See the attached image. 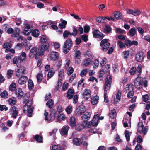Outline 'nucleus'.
<instances>
[{"instance_id":"nucleus-17","label":"nucleus","mask_w":150,"mask_h":150,"mask_svg":"<svg viewBox=\"0 0 150 150\" xmlns=\"http://www.w3.org/2000/svg\"><path fill=\"white\" fill-rule=\"evenodd\" d=\"M18 81V83L21 85L25 84L28 80V77L26 76L20 77Z\"/></svg>"},{"instance_id":"nucleus-29","label":"nucleus","mask_w":150,"mask_h":150,"mask_svg":"<svg viewBox=\"0 0 150 150\" xmlns=\"http://www.w3.org/2000/svg\"><path fill=\"white\" fill-rule=\"evenodd\" d=\"M138 129L137 131L140 133H141L143 129L144 128V126L142 122H138L137 125Z\"/></svg>"},{"instance_id":"nucleus-35","label":"nucleus","mask_w":150,"mask_h":150,"mask_svg":"<svg viewBox=\"0 0 150 150\" xmlns=\"http://www.w3.org/2000/svg\"><path fill=\"white\" fill-rule=\"evenodd\" d=\"M55 117V115H54V114L51 113L49 115L48 118V120H46V121H48L50 122H51L53 120H54Z\"/></svg>"},{"instance_id":"nucleus-2","label":"nucleus","mask_w":150,"mask_h":150,"mask_svg":"<svg viewBox=\"0 0 150 150\" xmlns=\"http://www.w3.org/2000/svg\"><path fill=\"white\" fill-rule=\"evenodd\" d=\"M43 46L41 45L38 46V47H34L32 48L30 52L29 57L31 58H33L35 56V59H38L39 58V56L43 55L44 54V51L43 49Z\"/></svg>"},{"instance_id":"nucleus-19","label":"nucleus","mask_w":150,"mask_h":150,"mask_svg":"<svg viewBox=\"0 0 150 150\" xmlns=\"http://www.w3.org/2000/svg\"><path fill=\"white\" fill-rule=\"evenodd\" d=\"M50 57L53 60H57L59 58L58 53L56 52H52L50 54Z\"/></svg>"},{"instance_id":"nucleus-36","label":"nucleus","mask_w":150,"mask_h":150,"mask_svg":"<svg viewBox=\"0 0 150 150\" xmlns=\"http://www.w3.org/2000/svg\"><path fill=\"white\" fill-rule=\"evenodd\" d=\"M9 104L11 106L14 105L16 103V98H12L9 99L8 100Z\"/></svg>"},{"instance_id":"nucleus-5","label":"nucleus","mask_w":150,"mask_h":150,"mask_svg":"<svg viewBox=\"0 0 150 150\" xmlns=\"http://www.w3.org/2000/svg\"><path fill=\"white\" fill-rule=\"evenodd\" d=\"M72 44V42L70 38H68L65 41L63 47V52L64 53L67 54L69 51Z\"/></svg>"},{"instance_id":"nucleus-24","label":"nucleus","mask_w":150,"mask_h":150,"mask_svg":"<svg viewBox=\"0 0 150 150\" xmlns=\"http://www.w3.org/2000/svg\"><path fill=\"white\" fill-rule=\"evenodd\" d=\"M26 54L25 52H22L21 55L18 56V60H19L20 62H23L25 61L26 60Z\"/></svg>"},{"instance_id":"nucleus-13","label":"nucleus","mask_w":150,"mask_h":150,"mask_svg":"<svg viewBox=\"0 0 150 150\" xmlns=\"http://www.w3.org/2000/svg\"><path fill=\"white\" fill-rule=\"evenodd\" d=\"M69 127L68 125L63 126L60 132L61 134L63 136L67 135Z\"/></svg>"},{"instance_id":"nucleus-34","label":"nucleus","mask_w":150,"mask_h":150,"mask_svg":"<svg viewBox=\"0 0 150 150\" xmlns=\"http://www.w3.org/2000/svg\"><path fill=\"white\" fill-rule=\"evenodd\" d=\"M115 18L117 19H120L122 18V14L119 11H115L114 13Z\"/></svg>"},{"instance_id":"nucleus-33","label":"nucleus","mask_w":150,"mask_h":150,"mask_svg":"<svg viewBox=\"0 0 150 150\" xmlns=\"http://www.w3.org/2000/svg\"><path fill=\"white\" fill-rule=\"evenodd\" d=\"M40 33V32L38 29H35L32 30V35L35 37H38Z\"/></svg>"},{"instance_id":"nucleus-9","label":"nucleus","mask_w":150,"mask_h":150,"mask_svg":"<svg viewBox=\"0 0 150 150\" xmlns=\"http://www.w3.org/2000/svg\"><path fill=\"white\" fill-rule=\"evenodd\" d=\"M87 125H88V126H90L88 124L87 122L84 121L82 124H77L76 125L75 129L77 131H80L86 127Z\"/></svg>"},{"instance_id":"nucleus-4","label":"nucleus","mask_w":150,"mask_h":150,"mask_svg":"<svg viewBox=\"0 0 150 150\" xmlns=\"http://www.w3.org/2000/svg\"><path fill=\"white\" fill-rule=\"evenodd\" d=\"M112 83V76L110 75H108L105 79V81L103 85L104 92H107L108 90H109L111 87Z\"/></svg>"},{"instance_id":"nucleus-40","label":"nucleus","mask_w":150,"mask_h":150,"mask_svg":"<svg viewBox=\"0 0 150 150\" xmlns=\"http://www.w3.org/2000/svg\"><path fill=\"white\" fill-rule=\"evenodd\" d=\"M30 96V94L29 93H26L23 97V103H26L27 100L28 99L29 97Z\"/></svg>"},{"instance_id":"nucleus-50","label":"nucleus","mask_w":150,"mask_h":150,"mask_svg":"<svg viewBox=\"0 0 150 150\" xmlns=\"http://www.w3.org/2000/svg\"><path fill=\"white\" fill-rule=\"evenodd\" d=\"M125 134L126 137V139L127 141H129L130 140V135L129 134V132L127 130H126L125 131Z\"/></svg>"},{"instance_id":"nucleus-42","label":"nucleus","mask_w":150,"mask_h":150,"mask_svg":"<svg viewBox=\"0 0 150 150\" xmlns=\"http://www.w3.org/2000/svg\"><path fill=\"white\" fill-rule=\"evenodd\" d=\"M20 33V30L18 28H16L15 30V32L13 35H12L13 37H17V35H19Z\"/></svg>"},{"instance_id":"nucleus-12","label":"nucleus","mask_w":150,"mask_h":150,"mask_svg":"<svg viewBox=\"0 0 150 150\" xmlns=\"http://www.w3.org/2000/svg\"><path fill=\"white\" fill-rule=\"evenodd\" d=\"M17 109V108L15 106L11 107L10 109V111L13 112L12 117L15 119L16 118L18 114Z\"/></svg>"},{"instance_id":"nucleus-6","label":"nucleus","mask_w":150,"mask_h":150,"mask_svg":"<svg viewBox=\"0 0 150 150\" xmlns=\"http://www.w3.org/2000/svg\"><path fill=\"white\" fill-rule=\"evenodd\" d=\"M40 42L41 44H43L39 45L38 46L42 45V46H43V49L44 51H47L48 52L49 51L48 49L49 47V44L47 42L46 36L44 35H42L41 37H40Z\"/></svg>"},{"instance_id":"nucleus-23","label":"nucleus","mask_w":150,"mask_h":150,"mask_svg":"<svg viewBox=\"0 0 150 150\" xmlns=\"http://www.w3.org/2000/svg\"><path fill=\"white\" fill-rule=\"evenodd\" d=\"M33 139L36 140L38 143H43V137L42 136L38 134L35 135L33 137Z\"/></svg>"},{"instance_id":"nucleus-26","label":"nucleus","mask_w":150,"mask_h":150,"mask_svg":"<svg viewBox=\"0 0 150 150\" xmlns=\"http://www.w3.org/2000/svg\"><path fill=\"white\" fill-rule=\"evenodd\" d=\"M55 73V70L53 68H51L48 74H47V80H48L50 78L53 77Z\"/></svg>"},{"instance_id":"nucleus-43","label":"nucleus","mask_w":150,"mask_h":150,"mask_svg":"<svg viewBox=\"0 0 150 150\" xmlns=\"http://www.w3.org/2000/svg\"><path fill=\"white\" fill-rule=\"evenodd\" d=\"M16 85L15 83H12L9 86V89L11 91H13L15 90L16 88Z\"/></svg>"},{"instance_id":"nucleus-48","label":"nucleus","mask_w":150,"mask_h":150,"mask_svg":"<svg viewBox=\"0 0 150 150\" xmlns=\"http://www.w3.org/2000/svg\"><path fill=\"white\" fill-rule=\"evenodd\" d=\"M69 35L71 36V33L69 31L65 30L63 33V37L64 38H67Z\"/></svg>"},{"instance_id":"nucleus-30","label":"nucleus","mask_w":150,"mask_h":150,"mask_svg":"<svg viewBox=\"0 0 150 150\" xmlns=\"http://www.w3.org/2000/svg\"><path fill=\"white\" fill-rule=\"evenodd\" d=\"M137 32V30L134 27L131 28L128 32L129 35L131 36H133L135 35Z\"/></svg>"},{"instance_id":"nucleus-21","label":"nucleus","mask_w":150,"mask_h":150,"mask_svg":"<svg viewBox=\"0 0 150 150\" xmlns=\"http://www.w3.org/2000/svg\"><path fill=\"white\" fill-rule=\"evenodd\" d=\"M69 122L70 125L71 127L72 128L75 127L76 122L75 118L74 116H72L70 117Z\"/></svg>"},{"instance_id":"nucleus-27","label":"nucleus","mask_w":150,"mask_h":150,"mask_svg":"<svg viewBox=\"0 0 150 150\" xmlns=\"http://www.w3.org/2000/svg\"><path fill=\"white\" fill-rule=\"evenodd\" d=\"M34 108L32 106L30 107L26 108V109L28 112V115L30 117H31L32 116V114L33 111V109Z\"/></svg>"},{"instance_id":"nucleus-52","label":"nucleus","mask_w":150,"mask_h":150,"mask_svg":"<svg viewBox=\"0 0 150 150\" xmlns=\"http://www.w3.org/2000/svg\"><path fill=\"white\" fill-rule=\"evenodd\" d=\"M115 30L116 32L119 34H125L126 33L125 30H122L119 28H116Z\"/></svg>"},{"instance_id":"nucleus-11","label":"nucleus","mask_w":150,"mask_h":150,"mask_svg":"<svg viewBox=\"0 0 150 150\" xmlns=\"http://www.w3.org/2000/svg\"><path fill=\"white\" fill-rule=\"evenodd\" d=\"M144 56L143 52L139 51L136 54V60L138 62H142L143 61Z\"/></svg>"},{"instance_id":"nucleus-15","label":"nucleus","mask_w":150,"mask_h":150,"mask_svg":"<svg viewBox=\"0 0 150 150\" xmlns=\"http://www.w3.org/2000/svg\"><path fill=\"white\" fill-rule=\"evenodd\" d=\"M74 89H69L67 93V97L69 99H71L72 98L74 94Z\"/></svg>"},{"instance_id":"nucleus-61","label":"nucleus","mask_w":150,"mask_h":150,"mask_svg":"<svg viewBox=\"0 0 150 150\" xmlns=\"http://www.w3.org/2000/svg\"><path fill=\"white\" fill-rule=\"evenodd\" d=\"M84 32L88 33L89 32L90 30V27L88 25H86L83 27Z\"/></svg>"},{"instance_id":"nucleus-18","label":"nucleus","mask_w":150,"mask_h":150,"mask_svg":"<svg viewBox=\"0 0 150 150\" xmlns=\"http://www.w3.org/2000/svg\"><path fill=\"white\" fill-rule=\"evenodd\" d=\"M15 92L16 94L19 99L21 98L24 94L22 89L20 88H18L16 89Z\"/></svg>"},{"instance_id":"nucleus-20","label":"nucleus","mask_w":150,"mask_h":150,"mask_svg":"<svg viewBox=\"0 0 150 150\" xmlns=\"http://www.w3.org/2000/svg\"><path fill=\"white\" fill-rule=\"evenodd\" d=\"M91 117V114L90 112H86L81 117V119L82 120L85 121L86 122H88L87 120H88Z\"/></svg>"},{"instance_id":"nucleus-47","label":"nucleus","mask_w":150,"mask_h":150,"mask_svg":"<svg viewBox=\"0 0 150 150\" xmlns=\"http://www.w3.org/2000/svg\"><path fill=\"white\" fill-rule=\"evenodd\" d=\"M74 71V69L71 66L69 67L67 71V73L68 76H70L73 73Z\"/></svg>"},{"instance_id":"nucleus-37","label":"nucleus","mask_w":150,"mask_h":150,"mask_svg":"<svg viewBox=\"0 0 150 150\" xmlns=\"http://www.w3.org/2000/svg\"><path fill=\"white\" fill-rule=\"evenodd\" d=\"M98 97L96 96V97H94L92 98L91 102L93 105L96 104L98 103Z\"/></svg>"},{"instance_id":"nucleus-62","label":"nucleus","mask_w":150,"mask_h":150,"mask_svg":"<svg viewBox=\"0 0 150 150\" xmlns=\"http://www.w3.org/2000/svg\"><path fill=\"white\" fill-rule=\"evenodd\" d=\"M123 57L125 59H127L129 55V52L128 51H124L123 52Z\"/></svg>"},{"instance_id":"nucleus-16","label":"nucleus","mask_w":150,"mask_h":150,"mask_svg":"<svg viewBox=\"0 0 150 150\" xmlns=\"http://www.w3.org/2000/svg\"><path fill=\"white\" fill-rule=\"evenodd\" d=\"M72 142L74 145L77 146H80L82 143L81 138L77 137L74 138L72 140Z\"/></svg>"},{"instance_id":"nucleus-7","label":"nucleus","mask_w":150,"mask_h":150,"mask_svg":"<svg viewBox=\"0 0 150 150\" xmlns=\"http://www.w3.org/2000/svg\"><path fill=\"white\" fill-rule=\"evenodd\" d=\"M100 116L99 114H97L95 115L93 117L92 120L91 121H89L88 122V124H90L93 127H96L98 124L99 119L98 117Z\"/></svg>"},{"instance_id":"nucleus-3","label":"nucleus","mask_w":150,"mask_h":150,"mask_svg":"<svg viewBox=\"0 0 150 150\" xmlns=\"http://www.w3.org/2000/svg\"><path fill=\"white\" fill-rule=\"evenodd\" d=\"M142 70V66L139 65L137 67L135 66L132 67L130 68L129 73L131 75H136L139 76L141 75Z\"/></svg>"},{"instance_id":"nucleus-1","label":"nucleus","mask_w":150,"mask_h":150,"mask_svg":"<svg viewBox=\"0 0 150 150\" xmlns=\"http://www.w3.org/2000/svg\"><path fill=\"white\" fill-rule=\"evenodd\" d=\"M92 33L94 38L99 39V40H101L100 45L102 47L101 50L103 51L106 52L110 46V44L109 42L110 40L108 39H103L105 35L98 29L93 31Z\"/></svg>"},{"instance_id":"nucleus-51","label":"nucleus","mask_w":150,"mask_h":150,"mask_svg":"<svg viewBox=\"0 0 150 150\" xmlns=\"http://www.w3.org/2000/svg\"><path fill=\"white\" fill-rule=\"evenodd\" d=\"M141 13V12L139 9H135L134 10L133 15L135 16H139L140 15Z\"/></svg>"},{"instance_id":"nucleus-32","label":"nucleus","mask_w":150,"mask_h":150,"mask_svg":"<svg viewBox=\"0 0 150 150\" xmlns=\"http://www.w3.org/2000/svg\"><path fill=\"white\" fill-rule=\"evenodd\" d=\"M54 104V102L52 99H50L46 103V105L50 109H51L52 107Z\"/></svg>"},{"instance_id":"nucleus-41","label":"nucleus","mask_w":150,"mask_h":150,"mask_svg":"<svg viewBox=\"0 0 150 150\" xmlns=\"http://www.w3.org/2000/svg\"><path fill=\"white\" fill-rule=\"evenodd\" d=\"M43 75L42 74L38 73L37 76V81L38 83H40L42 81Z\"/></svg>"},{"instance_id":"nucleus-46","label":"nucleus","mask_w":150,"mask_h":150,"mask_svg":"<svg viewBox=\"0 0 150 150\" xmlns=\"http://www.w3.org/2000/svg\"><path fill=\"white\" fill-rule=\"evenodd\" d=\"M134 85L138 89L141 88L142 87V82H139L134 83Z\"/></svg>"},{"instance_id":"nucleus-25","label":"nucleus","mask_w":150,"mask_h":150,"mask_svg":"<svg viewBox=\"0 0 150 150\" xmlns=\"http://www.w3.org/2000/svg\"><path fill=\"white\" fill-rule=\"evenodd\" d=\"M88 124L89 125H90V126H88V125H86V127L90 128L88 130L89 132L91 133H93L94 134L98 133V132L96 129L95 128V127H93L92 126H91V125H90V124Z\"/></svg>"},{"instance_id":"nucleus-45","label":"nucleus","mask_w":150,"mask_h":150,"mask_svg":"<svg viewBox=\"0 0 150 150\" xmlns=\"http://www.w3.org/2000/svg\"><path fill=\"white\" fill-rule=\"evenodd\" d=\"M12 46L10 42H6L4 43L3 45V47L4 48L10 49L11 48Z\"/></svg>"},{"instance_id":"nucleus-10","label":"nucleus","mask_w":150,"mask_h":150,"mask_svg":"<svg viewBox=\"0 0 150 150\" xmlns=\"http://www.w3.org/2000/svg\"><path fill=\"white\" fill-rule=\"evenodd\" d=\"M26 68L22 66L19 68L16 71V75L18 77L22 76L25 73Z\"/></svg>"},{"instance_id":"nucleus-28","label":"nucleus","mask_w":150,"mask_h":150,"mask_svg":"<svg viewBox=\"0 0 150 150\" xmlns=\"http://www.w3.org/2000/svg\"><path fill=\"white\" fill-rule=\"evenodd\" d=\"M61 23H59V28L61 29H64L66 27V25L67 24V21L65 20H63L61 19Z\"/></svg>"},{"instance_id":"nucleus-63","label":"nucleus","mask_w":150,"mask_h":150,"mask_svg":"<svg viewBox=\"0 0 150 150\" xmlns=\"http://www.w3.org/2000/svg\"><path fill=\"white\" fill-rule=\"evenodd\" d=\"M78 30L76 28H73V33H71V35L73 36H76L78 34Z\"/></svg>"},{"instance_id":"nucleus-8","label":"nucleus","mask_w":150,"mask_h":150,"mask_svg":"<svg viewBox=\"0 0 150 150\" xmlns=\"http://www.w3.org/2000/svg\"><path fill=\"white\" fill-rule=\"evenodd\" d=\"M86 110L85 107L83 105L79 106L75 111V114L77 116H80L84 113Z\"/></svg>"},{"instance_id":"nucleus-49","label":"nucleus","mask_w":150,"mask_h":150,"mask_svg":"<svg viewBox=\"0 0 150 150\" xmlns=\"http://www.w3.org/2000/svg\"><path fill=\"white\" fill-rule=\"evenodd\" d=\"M88 71V69H83L81 72L80 73V75L82 77H83L85 75H86L87 72Z\"/></svg>"},{"instance_id":"nucleus-64","label":"nucleus","mask_w":150,"mask_h":150,"mask_svg":"<svg viewBox=\"0 0 150 150\" xmlns=\"http://www.w3.org/2000/svg\"><path fill=\"white\" fill-rule=\"evenodd\" d=\"M125 45L127 46L130 47L131 46V41L129 40H125Z\"/></svg>"},{"instance_id":"nucleus-22","label":"nucleus","mask_w":150,"mask_h":150,"mask_svg":"<svg viewBox=\"0 0 150 150\" xmlns=\"http://www.w3.org/2000/svg\"><path fill=\"white\" fill-rule=\"evenodd\" d=\"M33 104V102L31 100H28L23 108V112H25L26 111V108L31 107Z\"/></svg>"},{"instance_id":"nucleus-58","label":"nucleus","mask_w":150,"mask_h":150,"mask_svg":"<svg viewBox=\"0 0 150 150\" xmlns=\"http://www.w3.org/2000/svg\"><path fill=\"white\" fill-rule=\"evenodd\" d=\"M61 80H59V79L57 83V86H56L55 90L56 91H57L60 88V87L62 85V83L61 82Z\"/></svg>"},{"instance_id":"nucleus-44","label":"nucleus","mask_w":150,"mask_h":150,"mask_svg":"<svg viewBox=\"0 0 150 150\" xmlns=\"http://www.w3.org/2000/svg\"><path fill=\"white\" fill-rule=\"evenodd\" d=\"M91 62V59L89 58H88L83 61V65L86 67H87L90 65Z\"/></svg>"},{"instance_id":"nucleus-56","label":"nucleus","mask_w":150,"mask_h":150,"mask_svg":"<svg viewBox=\"0 0 150 150\" xmlns=\"http://www.w3.org/2000/svg\"><path fill=\"white\" fill-rule=\"evenodd\" d=\"M8 107H6L4 105H1L0 104V111H2L4 110L5 111H6L8 110Z\"/></svg>"},{"instance_id":"nucleus-38","label":"nucleus","mask_w":150,"mask_h":150,"mask_svg":"<svg viewBox=\"0 0 150 150\" xmlns=\"http://www.w3.org/2000/svg\"><path fill=\"white\" fill-rule=\"evenodd\" d=\"M0 96L1 98L4 99H6L8 97V93L6 91H4L2 92L0 94Z\"/></svg>"},{"instance_id":"nucleus-59","label":"nucleus","mask_w":150,"mask_h":150,"mask_svg":"<svg viewBox=\"0 0 150 150\" xmlns=\"http://www.w3.org/2000/svg\"><path fill=\"white\" fill-rule=\"evenodd\" d=\"M105 30L106 31L107 33H110L112 31V28L111 27L108 25H106L105 26Z\"/></svg>"},{"instance_id":"nucleus-55","label":"nucleus","mask_w":150,"mask_h":150,"mask_svg":"<svg viewBox=\"0 0 150 150\" xmlns=\"http://www.w3.org/2000/svg\"><path fill=\"white\" fill-rule=\"evenodd\" d=\"M13 73V70L10 69L8 70L7 72V77L8 79L10 78L12 76Z\"/></svg>"},{"instance_id":"nucleus-14","label":"nucleus","mask_w":150,"mask_h":150,"mask_svg":"<svg viewBox=\"0 0 150 150\" xmlns=\"http://www.w3.org/2000/svg\"><path fill=\"white\" fill-rule=\"evenodd\" d=\"M91 91L88 89H85L84 92L83 93L84 96V98L86 100H88L91 96Z\"/></svg>"},{"instance_id":"nucleus-57","label":"nucleus","mask_w":150,"mask_h":150,"mask_svg":"<svg viewBox=\"0 0 150 150\" xmlns=\"http://www.w3.org/2000/svg\"><path fill=\"white\" fill-rule=\"evenodd\" d=\"M72 111V107L70 106H69L66 109V111L68 114H70Z\"/></svg>"},{"instance_id":"nucleus-31","label":"nucleus","mask_w":150,"mask_h":150,"mask_svg":"<svg viewBox=\"0 0 150 150\" xmlns=\"http://www.w3.org/2000/svg\"><path fill=\"white\" fill-rule=\"evenodd\" d=\"M116 110L115 109L113 108L111 111V112H110L109 115L110 118L111 119H114L116 117Z\"/></svg>"},{"instance_id":"nucleus-54","label":"nucleus","mask_w":150,"mask_h":150,"mask_svg":"<svg viewBox=\"0 0 150 150\" xmlns=\"http://www.w3.org/2000/svg\"><path fill=\"white\" fill-rule=\"evenodd\" d=\"M58 112L57 114H60L64 110V108H62V106L61 105H59L56 108Z\"/></svg>"},{"instance_id":"nucleus-60","label":"nucleus","mask_w":150,"mask_h":150,"mask_svg":"<svg viewBox=\"0 0 150 150\" xmlns=\"http://www.w3.org/2000/svg\"><path fill=\"white\" fill-rule=\"evenodd\" d=\"M149 96L148 94H146L142 96L143 101L146 102L149 100Z\"/></svg>"},{"instance_id":"nucleus-39","label":"nucleus","mask_w":150,"mask_h":150,"mask_svg":"<svg viewBox=\"0 0 150 150\" xmlns=\"http://www.w3.org/2000/svg\"><path fill=\"white\" fill-rule=\"evenodd\" d=\"M28 86L29 89H33L34 87L33 82L31 79H29L28 81Z\"/></svg>"},{"instance_id":"nucleus-53","label":"nucleus","mask_w":150,"mask_h":150,"mask_svg":"<svg viewBox=\"0 0 150 150\" xmlns=\"http://www.w3.org/2000/svg\"><path fill=\"white\" fill-rule=\"evenodd\" d=\"M117 45L120 48L122 49L125 47V45L121 41L119 40L117 42Z\"/></svg>"}]
</instances>
